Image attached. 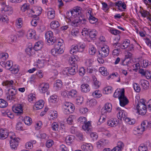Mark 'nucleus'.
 <instances>
[{"mask_svg":"<svg viewBox=\"0 0 151 151\" xmlns=\"http://www.w3.org/2000/svg\"><path fill=\"white\" fill-rule=\"evenodd\" d=\"M51 127L53 131H57L58 129L59 125L57 122H54L52 124Z\"/></svg>","mask_w":151,"mask_h":151,"instance_id":"6e6d98bb","label":"nucleus"},{"mask_svg":"<svg viewBox=\"0 0 151 151\" xmlns=\"http://www.w3.org/2000/svg\"><path fill=\"white\" fill-rule=\"evenodd\" d=\"M69 98H75L77 96V92L75 90L72 89L68 92L66 93Z\"/></svg>","mask_w":151,"mask_h":151,"instance_id":"412c9836","label":"nucleus"},{"mask_svg":"<svg viewBox=\"0 0 151 151\" xmlns=\"http://www.w3.org/2000/svg\"><path fill=\"white\" fill-rule=\"evenodd\" d=\"M130 41L128 39L125 40L123 42L122 45H121V48L122 49H124L127 48L129 45Z\"/></svg>","mask_w":151,"mask_h":151,"instance_id":"c756f323","label":"nucleus"},{"mask_svg":"<svg viewBox=\"0 0 151 151\" xmlns=\"http://www.w3.org/2000/svg\"><path fill=\"white\" fill-rule=\"evenodd\" d=\"M28 101L31 102H35L36 101V97L35 95L32 93L29 94L28 96Z\"/></svg>","mask_w":151,"mask_h":151,"instance_id":"473e14b6","label":"nucleus"},{"mask_svg":"<svg viewBox=\"0 0 151 151\" xmlns=\"http://www.w3.org/2000/svg\"><path fill=\"white\" fill-rule=\"evenodd\" d=\"M124 94V88L122 89H117L115 91L113 95V96L115 98H119L120 96H123Z\"/></svg>","mask_w":151,"mask_h":151,"instance_id":"2eb2a0df","label":"nucleus"},{"mask_svg":"<svg viewBox=\"0 0 151 151\" xmlns=\"http://www.w3.org/2000/svg\"><path fill=\"white\" fill-rule=\"evenodd\" d=\"M119 99V100L120 105L122 106H124L129 102L128 100L125 96L124 94L123 96H120Z\"/></svg>","mask_w":151,"mask_h":151,"instance_id":"9b49d317","label":"nucleus"},{"mask_svg":"<svg viewBox=\"0 0 151 151\" xmlns=\"http://www.w3.org/2000/svg\"><path fill=\"white\" fill-rule=\"evenodd\" d=\"M92 95L95 98H100L102 96L101 92L99 90H96L93 93Z\"/></svg>","mask_w":151,"mask_h":151,"instance_id":"de8ad7c7","label":"nucleus"},{"mask_svg":"<svg viewBox=\"0 0 151 151\" xmlns=\"http://www.w3.org/2000/svg\"><path fill=\"white\" fill-rule=\"evenodd\" d=\"M81 149L83 151H91L93 147L91 144H86L83 145L81 147Z\"/></svg>","mask_w":151,"mask_h":151,"instance_id":"6ab92c4d","label":"nucleus"},{"mask_svg":"<svg viewBox=\"0 0 151 151\" xmlns=\"http://www.w3.org/2000/svg\"><path fill=\"white\" fill-rule=\"evenodd\" d=\"M43 46V44L41 41H39L36 43L34 46V49L35 50H40Z\"/></svg>","mask_w":151,"mask_h":151,"instance_id":"7c9ffc66","label":"nucleus"},{"mask_svg":"<svg viewBox=\"0 0 151 151\" xmlns=\"http://www.w3.org/2000/svg\"><path fill=\"white\" fill-rule=\"evenodd\" d=\"M2 84L3 86H5L7 87L12 88L14 87V86L15 84L14 83V81L12 80L11 81H3Z\"/></svg>","mask_w":151,"mask_h":151,"instance_id":"a211bd4d","label":"nucleus"},{"mask_svg":"<svg viewBox=\"0 0 151 151\" xmlns=\"http://www.w3.org/2000/svg\"><path fill=\"white\" fill-rule=\"evenodd\" d=\"M73 12L70 11V12H68L67 13V18L69 19L70 21L73 20Z\"/></svg>","mask_w":151,"mask_h":151,"instance_id":"5fc2aeb1","label":"nucleus"},{"mask_svg":"<svg viewBox=\"0 0 151 151\" xmlns=\"http://www.w3.org/2000/svg\"><path fill=\"white\" fill-rule=\"evenodd\" d=\"M91 123L89 121L86 122L82 126L83 129L85 131H87V132L91 131Z\"/></svg>","mask_w":151,"mask_h":151,"instance_id":"4be33fe9","label":"nucleus"},{"mask_svg":"<svg viewBox=\"0 0 151 151\" xmlns=\"http://www.w3.org/2000/svg\"><path fill=\"white\" fill-rule=\"evenodd\" d=\"M76 45L78 47V52H82L85 47V44L81 43H78Z\"/></svg>","mask_w":151,"mask_h":151,"instance_id":"c9c22d12","label":"nucleus"},{"mask_svg":"<svg viewBox=\"0 0 151 151\" xmlns=\"http://www.w3.org/2000/svg\"><path fill=\"white\" fill-rule=\"evenodd\" d=\"M29 5L28 4H24L21 7V10L23 12H24L26 10L29 9Z\"/></svg>","mask_w":151,"mask_h":151,"instance_id":"680f3d73","label":"nucleus"},{"mask_svg":"<svg viewBox=\"0 0 151 151\" xmlns=\"http://www.w3.org/2000/svg\"><path fill=\"white\" fill-rule=\"evenodd\" d=\"M145 130L146 129L150 128L151 126V123H150L147 121H144L141 123V125Z\"/></svg>","mask_w":151,"mask_h":151,"instance_id":"c85d7f7f","label":"nucleus"},{"mask_svg":"<svg viewBox=\"0 0 151 151\" xmlns=\"http://www.w3.org/2000/svg\"><path fill=\"white\" fill-rule=\"evenodd\" d=\"M81 91L82 92L86 93L90 91V88L87 84H83L81 86Z\"/></svg>","mask_w":151,"mask_h":151,"instance_id":"b1692460","label":"nucleus"},{"mask_svg":"<svg viewBox=\"0 0 151 151\" xmlns=\"http://www.w3.org/2000/svg\"><path fill=\"white\" fill-rule=\"evenodd\" d=\"M109 47L107 45H105L99 51L98 57L104 58L106 57L109 54Z\"/></svg>","mask_w":151,"mask_h":151,"instance_id":"423d86ee","label":"nucleus"},{"mask_svg":"<svg viewBox=\"0 0 151 151\" xmlns=\"http://www.w3.org/2000/svg\"><path fill=\"white\" fill-rule=\"evenodd\" d=\"M60 26L59 23L57 21H54L50 23V27L53 29H55Z\"/></svg>","mask_w":151,"mask_h":151,"instance_id":"2f4dec72","label":"nucleus"},{"mask_svg":"<svg viewBox=\"0 0 151 151\" xmlns=\"http://www.w3.org/2000/svg\"><path fill=\"white\" fill-rule=\"evenodd\" d=\"M74 137L73 135L67 136L65 138V141L67 143L70 144L73 141Z\"/></svg>","mask_w":151,"mask_h":151,"instance_id":"c03bdc74","label":"nucleus"},{"mask_svg":"<svg viewBox=\"0 0 151 151\" xmlns=\"http://www.w3.org/2000/svg\"><path fill=\"white\" fill-rule=\"evenodd\" d=\"M97 34V32L95 29H93L89 31L88 36L91 38H94Z\"/></svg>","mask_w":151,"mask_h":151,"instance_id":"e433bc0d","label":"nucleus"},{"mask_svg":"<svg viewBox=\"0 0 151 151\" xmlns=\"http://www.w3.org/2000/svg\"><path fill=\"white\" fill-rule=\"evenodd\" d=\"M63 85V83L61 80H57L56 81L55 83L54 84V87L56 90H60Z\"/></svg>","mask_w":151,"mask_h":151,"instance_id":"f3484780","label":"nucleus"},{"mask_svg":"<svg viewBox=\"0 0 151 151\" xmlns=\"http://www.w3.org/2000/svg\"><path fill=\"white\" fill-rule=\"evenodd\" d=\"M97 104V101L94 99H92L87 101V104L90 106H93Z\"/></svg>","mask_w":151,"mask_h":151,"instance_id":"ea45409f","label":"nucleus"},{"mask_svg":"<svg viewBox=\"0 0 151 151\" xmlns=\"http://www.w3.org/2000/svg\"><path fill=\"white\" fill-rule=\"evenodd\" d=\"M22 19L21 18H19L16 22V25L17 27L18 28H20L22 27Z\"/></svg>","mask_w":151,"mask_h":151,"instance_id":"4c0bfd02","label":"nucleus"},{"mask_svg":"<svg viewBox=\"0 0 151 151\" xmlns=\"http://www.w3.org/2000/svg\"><path fill=\"white\" fill-rule=\"evenodd\" d=\"M100 116V118L99 119V122L98 124H100L101 123H103L106 120V114H101Z\"/></svg>","mask_w":151,"mask_h":151,"instance_id":"58836bf2","label":"nucleus"},{"mask_svg":"<svg viewBox=\"0 0 151 151\" xmlns=\"http://www.w3.org/2000/svg\"><path fill=\"white\" fill-rule=\"evenodd\" d=\"M96 50L95 46L92 45H90L89 46L88 52L90 55H93L96 53Z\"/></svg>","mask_w":151,"mask_h":151,"instance_id":"bb28decb","label":"nucleus"},{"mask_svg":"<svg viewBox=\"0 0 151 151\" xmlns=\"http://www.w3.org/2000/svg\"><path fill=\"white\" fill-rule=\"evenodd\" d=\"M44 104V102L43 100H40L35 103L33 106V109L36 110L41 109L43 107Z\"/></svg>","mask_w":151,"mask_h":151,"instance_id":"f8f14e48","label":"nucleus"},{"mask_svg":"<svg viewBox=\"0 0 151 151\" xmlns=\"http://www.w3.org/2000/svg\"><path fill=\"white\" fill-rule=\"evenodd\" d=\"M140 8L142 9L143 10L142 11H141L140 12V13L142 17H145L147 16L150 15V14L149 12L146 10H143V8L141 6L140 7Z\"/></svg>","mask_w":151,"mask_h":151,"instance_id":"864d4df0","label":"nucleus"},{"mask_svg":"<svg viewBox=\"0 0 151 151\" xmlns=\"http://www.w3.org/2000/svg\"><path fill=\"white\" fill-rule=\"evenodd\" d=\"M137 109L139 114L141 115H144L147 112L146 106L145 104L142 103L141 102H139L137 101ZM137 103V102H136Z\"/></svg>","mask_w":151,"mask_h":151,"instance_id":"39448f33","label":"nucleus"},{"mask_svg":"<svg viewBox=\"0 0 151 151\" xmlns=\"http://www.w3.org/2000/svg\"><path fill=\"white\" fill-rule=\"evenodd\" d=\"M63 42L62 40L56 42L54 48L51 50V53L52 55H55L56 54H61L64 52Z\"/></svg>","mask_w":151,"mask_h":151,"instance_id":"f257e3e1","label":"nucleus"},{"mask_svg":"<svg viewBox=\"0 0 151 151\" xmlns=\"http://www.w3.org/2000/svg\"><path fill=\"white\" fill-rule=\"evenodd\" d=\"M50 113V119H54L57 117L58 113L57 111H52Z\"/></svg>","mask_w":151,"mask_h":151,"instance_id":"8fccbe9b","label":"nucleus"},{"mask_svg":"<svg viewBox=\"0 0 151 151\" xmlns=\"http://www.w3.org/2000/svg\"><path fill=\"white\" fill-rule=\"evenodd\" d=\"M48 18L50 19H52L55 17V12L53 10L48 11L47 14Z\"/></svg>","mask_w":151,"mask_h":151,"instance_id":"09e8293b","label":"nucleus"},{"mask_svg":"<svg viewBox=\"0 0 151 151\" xmlns=\"http://www.w3.org/2000/svg\"><path fill=\"white\" fill-rule=\"evenodd\" d=\"M117 117L118 119H122V118L124 121L125 119L127 117V113L124 110H121L117 114Z\"/></svg>","mask_w":151,"mask_h":151,"instance_id":"4468645a","label":"nucleus"},{"mask_svg":"<svg viewBox=\"0 0 151 151\" xmlns=\"http://www.w3.org/2000/svg\"><path fill=\"white\" fill-rule=\"evenodd\" d=\"M99 71L102 75L104 76H107L109 74L106 68L104 67H100L99 69Z\"/></svg>","mask_w":151,"mask_h":151,"instance_id":"cd10ccee","label":"nucleus"},{"mask_svg":"<svg viewBox=\"0 0 151 151\" xmlns=\"http://www.w3.org/2000/svg\"><path fill=\"white\" fill-rule=\"evenodd\" d=\"M98 19L93 17L92 15L89 16V20L90 22L92 24H94L97 22Z\"/></svg>","mask_w":151,"mask_h":151,"instance_id":"37998d69","label":"nucleus"},{"mask_svg":"<svg viewBox=\"0 0 151 151\" xmlns=\"http://www.w3.org/2000/svg\"><path fill=\"white\" fill-rule=\"evenodd\" d=\"M35 35V32L34 30H28L26 34L27 38L28 39H31L33 38Z\"/></svg>","mask_w":151,"mask_h":151,"instance_id":"5701e85b","label":"nucleus"},{"mask_svg":"<svg viewBox=\"0 0 151 151\" xmlns=\"http://www.w3.org/2000/svg\"><path fill=\"white\" fill-rule=\"evenodd\" d=\"M69 68V74L71 75H74L76 74V71H77V69L75 66H73Z\"/></svg>","mask_w":151,"mask_h":151,"instance_id":"72a5a7b5","label":"nucleus"},{"mask_svg":"<svg viewBox=\"0 0 151 151\" xmlns=\"http://www.w3.org/2000/svg\"><path fill=\"white\" fill-rule=\"evenodd\" d=\"M49 88V85L46 83H40L38 85V89L40 92L42 93H45Z\"/></svg>","mask_w":151,"mask_h":151,"instance_id":"6e6552de","label":"nucleus"},{"mask_svg":"<svg viewBox=\"0 0 151 151\" xmlns=\"http://www.w3.org/2000/svg\"><path fill=\"white\" fill-rule=\"evenodd\" d=\"M0 20L3 22L8 23V19L7 16L6 15L0 16Z\"/></svg>","mask_w":151,"mask_h":151,"instance_id":"4d7b16f0","label":"nucleus"},{"mask_svg":"<svg viewBox=\"0 0 151 151\" xmlns=\"http://www.w3.org/2000/svg\"><path fill=\"white\" fill-rule=\"evenodd\" d=\"M11 140L10 141V147L12 150H15L18 145V141L19 139L18 138L14 137L11 136Z\"/></svg>","mask_w":151,"mask_h":151,"instance_id":"0eeeda50","label":"nucleus"},{"mask_svg":"<svg viewBox=\"0 0 151 151\" xmlns=\"http://www.w3.org/2000/svg\"><path fill=\"white\" fill-rule=\"evenodd\" d=\"M4 62H1V64L2 63L4 64L6 68L8 70H10L12 67L13 66V62L12 60H9L6 62L5 64H4Z\"/></svg>","mask_w":151,"mask_h":151,"instance_id":"a878e982","label":"nucleus"},{"mask_svg":"<svg viewBox=\"0 0 151 151\" xmlns=\"http://www.w3.org/2000/svg\"><path fill=\"white\" fill-rule=\"evenodd\" d=\"M8 57V54L6 52L2 53L0 54V58L2 59L3 60H6Z\"/></svg>","mask_w":151,"mask_h":151,"instance_id":"052dcab7","label":"nucleus"},{"mask_svg":"<svg viewBox=\"0 0 151 151\" xmlns=\"http://www.w3.org/2000/svg\"><path fill=\"white\" fill-rule=\"evenodd\" d=\"M78 121L79 123L84 124L87 122V119L85 117L81 116L78 119Z\"/></svg>","mask_w":151,"mask_h":151,"instance_id":"13d9d810","label":"nucleus"},{"mask_svg":"<svg viewBox=\"0 0 151 151\" xmlns=\"http://www.w3.org/2000/svg\"><path fill=\"white\" fill-rule=\"evenodd\" d=\"M119 121L116 119H111L109 120L107 122L108 125L111 127L116 126L118 124Z\"/></svg>","mask_w":151,"mask_h":151,"instance_id":"aec40b11","label":"nucleus"},{"mask_svg":"<svg viewBox=\"0 0 151 151\" xmlns=\"http://www.w3.org/2000/svg\"><path fill=\"white\" fill-rule=\"evenodd\" d=\"M19 70V66L18 65H16L13 66L10 70L12 71L13 73L17 74L18 73Z\"/></svg>","mask_w":151,"mask_h":151,"instance_id":"79ce46f5","label":"nucleus"},{"mask_svg":"<svg viewBox=\"0 0 151 151\" xmlns=\"http://www.w3.org/2000/svg\"><path fill=\"white\" fill-rule=\"evenodd\" d=\"M53 141L52 140H48L46 142V145L48 148L50 147L53 144Z\"/></svg>","mask_w":151,"mask_h":151,"instance_id":"69168bd1","label":"nucleus"},{"mask_svg":"<svg viewBox=\"0 0 151 151\" xmlns=\"http://www.w3.org/2000/svg\"><path fill=\"white\" fill-rule=\"evenodd\" d=\"M109 31L111 33L114 35H117L120 33V31L112 28H110Z\"/></svg>","mask_w":151,"mask_h":151,"instance_id":"bf43d9fd","label":"nucleus"},{"mask_svg":"<svg viewBox=\"0 0 151 151\" xmlns=\"http://www.w3.org/2000/svg\"><path fill=\"white\" fill-rule=\"evenodd\" d=\"M89 29L86 28H84L81 32L82 35L83 36L86 37L89 36Z\"/></svg>","mask_w":151,"mask_h":151,"instance_id":"f704fd0d","label":"nucleus"},{"mask_svg":"<svg viewBox=\"0 0 151 151\" xmlns=\"http://www.w3.org/2000/svg\"><path fill=\"white\" fill-rule=\"evenodd\" d=\"M133 87L135 91L137 92H138L140 91L141 88L139 85L136 83L134 84Z\"/></svg>","mask_w":151,"mask_h":151,"instance_id":"0e129e2a","label":"nucleus"},{"mask_svg":"<svg viewBox=\"0 0 151 151\" xmlns=\"http://www.w3.org/2000/svg\"><path fill=\"white\" fill-rule=\"evenodd\" d=\"M71 25L72 26L76 27L77 26L80 24V22H79V17H77L76 18L73 20L72 21Z\"/></svg>","mask_w":151,"mask_h":151,"instance_id":"3c124183","label":"nucleus"},{"mask_svg":"<svg viewBox=\"0 0 151 151\" xmlns=\"http://www.w3.org/2000/svg\"><path fill=\"white\" fill-rule=\"evenodd\" d=\"M3 9L5 12V13L9 15H11L13 13V8L9 6H6L5 7H4Z\"/></svg>","mask_w":151,"mask_h":151,"instance_id":"393cba45","label":"nucleus"},{"mask_svg":"<svg viewBox=\"0 0 151 151\" xmlns=\"http://www.w3.org/2000/svg\"><path fill=\"white\" fill-rule=\"evenodd\" d=\"M139 151H147V147L143 145H141L138 148Z\"/></svg>","mask_w":151,"mask_h":151,"instance_id":"e2e57ef3","label":"nucleus"},{"mask_svg":"<svg viewBox=\"0 0 151 151\" xmlns=\"http://www.w3.org/2000/svg\"><path fill=\"white\" fill-rule=\"evenodd\" d=\"M45 37L46 40L48 45H52L55 42L56 37L53 36V33L51 31H49L46 32Z\"/></svg>","mask_w":151,"mask_h":151,"instance_id":"20e7f679","label":"nucleus"},{"mask_svg":"<svg viewBox=\"0 0 151 151\" xmlns=\"http://www.w3.org/2000/svg\"><path fill=\"white\" fill-rule=\"evenodd\" d=\"M135 131L137 132L138 134H142L143 132L145 130L143 127L141 125V126H139L135 128Z\"/></svg>","mask_w":151,"mask_h":151,"instance_id":"603ef678","label":"nucleus"},{"mask_svg":"<svg viewBox=\"0 0 151 151\" xmlns=\"http://www.w3.org/2000/svg\"><path fill=\"white\" fill-rule=\"evenodd\" d=\"M9 133L6 130L0 128V139H4L8 137Z\"/></svg>","mask_w":151,"mask_h":151,"instance_id":"dca6fc26","label":"nucleus"},{"mask_svg":"<svg viewBox=\"0 0 151 151\" xmlns=\"http://www.w3.org/2000/svg\"><path fill=\"white\" fill-rule=\"evenodd\" d=\"M59 150L60 151H68L67 148L64 145L60 146Z\"/></svg>","mask_w":151,"mask_h":151,"instance_id":"774afa93","label":"nucleus"},{"mask_svg":"<svg viewBox=\"0 0 151 151\" xmlns=\"http://www.w3.org/2000/svg\"><path fill=\"white\" fill-rule=\"evenodd\" d=\"M24 122L26 125H30L32 122L31 119L29 116L25 117Z\"/></svg>","mask_w":151,"mask_h":151,"instance_id":"a19ab883","label":"nucleus"},{"mask_svg":"<svg viewBox=\"0 0 151 151\" xmlns=\"http://www.w3.org/2000/svg\"><path fill=\"white\" fill-rule=\"evenodd\" d=\"M139 83L145 90L147 89L149 86V82L146 80L141 79L139 81Z\"/></svg>","mask_w":151,"mask_h":151,"instance_id":"ddd939ff","label":"nucleus"},{"mask_svg":"<svg viewBox=\"0 0 151 151\" xmlns=\"http://www.w3.org/2000/svg\"><path fill=\"white\" fill-rule=\"evenodd\" d=\"M8 105L7 103L4 100L0 99V108H4Z\"/></svg>","mask_w":151,"mask_h":151,"instance_id":"49530a36","label":"nucleus"},{"mask_svg":"<svg viewBox=\"0 0 151 151\" xmlns=\"http://www.w3.org/2000/svg\"><path fill=\"white\" fill-rule=\"evenodd\" d=\"M77 52H78V47L77 45H72L70 50V52L71 54L76 53Z\"/></svg>","mask_w":151,"mask_h":151,"instance_id":"a18cd8bd","label":"nucleus"},{"mask_svg":"<svg viewBox=\"0 0 151 151\" xmlns=\"http://www.w3.org/2000/svg\"><path fill=\"white\" fill-rule=\"evenodd\" d=\"M18 91L15 87L9 88L6 93V99L7 100H13L16 98Z\"/></svg>","mask_w":151,"mask_h":151,"instance_id":"f03ea898","label":"nucleus"},{"mask_svg":"<svg viewBox=\"0 0 151 151\" xmlns=\"http://www.w3.org/2000/svg\"><path fill=\"white\" fill-rule=\"evenodd\" d=\"M12 110L15 113L18 115H20L23 113L22 106L21 104H18L12 107Z\"/></svg>","mask_w":151,"mask_h":151,"instance_id":"9d476101","label":"nucleus"},{"mask_svg":"<svg viewBox=\"0 0 151 151\" xmlns=\"http://www.w3.org/2000/svg\"><path fill=\"white\" fill-rule=\"evenodd\" d=\"M63 111L65 114L73 113L75 109L74 106L71 103L66 102L63 105Z\"/></svg>","mask_w":151,"mask_h":151,"instance_id":"7ed1b4c3","label":"nucleus"},{"mask_svg":"<svg viewBox=\"0 0 151 151\" xmlns=\"http://www.w3.org/2000/svg\"><path fill=\"white\" fill-rule=\"evenodd\" d=\"M104 90L105 93L106 94L110 93L112 92V87H108L104 88Z\"/></svg>","mask_w":151,"mask_h":151,"instance_id":"338daca9","label":"nucleus"},{"mask_svg":"<svg viewBox=\"0 0 151 151\" xmlns=\"http://www.w3.org/2000/svg\"><path fill=\"white\" fill-rule=\"evenodd\" d=\"M112 108V105L111 103H106L101 109V114H106L107 113L110 112L111 111Z\"/></svg>","mask_w":151,"mask_h":151,"instance_id":"1a4fd4ad","label":"nucleus"}]
</instances>
